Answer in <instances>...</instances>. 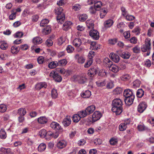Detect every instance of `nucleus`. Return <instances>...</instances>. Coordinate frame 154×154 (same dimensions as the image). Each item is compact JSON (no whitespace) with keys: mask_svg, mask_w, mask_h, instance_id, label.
Listing matches in <instances>:
<instances>
[{"mask_svg":"<svg viewBox=\"0 0 154 154\" xmlns=\"http://www.w3.org/2000/svg\"><path fill=\"white\" fill-rule=\"evenodd\" d=\"M144 65L145 66L147 67H150L151 65L150 60L149 59H147L144 62Z\"/></svg>","mask_w":154,"mask_h":154,"instance_id":"nucleus-60","label":"nucleus"},{"mask_svg":"<svg viewBox=\"0 0 154 154\" xmlns=\"http://www.w3.org/2000/svg\"><path fill=\"white\" fill-rule=\"evenodd\" d=\"M71 119L69 116H66L62 122V123L63 125L65 127H67L69 126L71 124Z\"/></svg>","mask_w":154,"mask_h":154,"instance_id":"nucleus-11","label":"nucleus"},{"mask_svg":"<svg viewBox=\"0 0 154 154\" xmlns=\"http://www.w3.org/2000/svg\"><path fill=\"white\" fill-rule=\"evenodd\" d=\"M51 127L54 129L59 130L60 129L61 126L57 123L53 122L50 125Z\"/></svg>","mask_w":154,"mask_h":154,"instance_id":"nucleus-20","label":"nucleus"},{"mask_svg":"<svg viewBox=\"0 0 154 154\" xmlns=\"http://www.w3.org/2000/svg\"><path fill=\"white\" fill-rule=\"evenodd\" d=\"M47 86V85L45 83H40L37 85L36 87L37 89H40L43 88H46Z\"/></svg>","mask_w":154,"mask_h":154,"instance_id":"nucleus-36","label":"nucleus"},{"mask_svg":"<svg viewBox=\"0 0 154 154\" xmlns=\"http://www.w3.org/2000/svg\"><path fill=\"white\" fill-rule=\"evenodd\" d=\"M89 35L94 39L97 40L99 38V33L96 30H91L89 32Z\"/></svg>","mask_w":154,"mask_h":154,"instance_id":"nucleus-5","label":"nucleus"},{"mask_svg":"<svg viewBox=\"0 0 154 154\" xmlns=\"http://www.w3.org/2000/svg\"><path fill=\"white\" fill-rule=\"evenodd\" d=\"M151 49V47H147L144 45H143L141 47V50L142 52H146L147 51L146 56H149L150 54Z\"/></svg>","mask_w":154,"mask_h":154,"instance_id":"nucleus-12","label":"nucleus"},{"mask_svg":"<svg viewBox=\"0 0 154 154\" xmlns=\"http://www.w3.org/2000/svg\"><path fill=\"white\" fill-rule=\"evenodd\" d=\"M151 40L149 38H147L145 41L144 45L146 46L147 47H151V43L150 42Z\"/></svg>","mask_w":154,"mask_h":154,"instance_id":"nucleus-49","label":"nucleus"},{"mask_svg":"<svg viewBox=\"0 0 154 154\" xmlns=\"http://www.w3.org/2000/svg\"><path fill=\"white\" fill-rule=\"evenodd\" d=\"M81 96L84 98H88L91 95V92L89 90L85 91L81 94Z\"/></svg>","mask_w":154,"mask_h":154,"instance_id":"nucleus-21","label":"nucleus"},{"mask_svg":"<svg viewBox=\"0 0 154 154\" xmlns=\"http://www.w3.org/2000/svg\"><path fill=\"white\" fill-rule=\"evenodd\" d=\"M8 45L5 42L2 43L0 47L1 49L4 50H6L8 48Z\"/></svg>","mask_w":154,"mask_h":154,"instance_id":"nucleus-61","label":"nucleus"},{"mask_svg":"<svg viewBox=\"0 0 154 154\" xmlns=\"http://www.w3.org/2000/svg\"><path fill=\"white\" fill-rule=\"evenodd\" d=\"M74 50V48L70 45H68L66 48V50L68 53H72Z\"/></svg>","mask_w":154,"mask_h":154,"instance_id":"nucleus-52","label":"nucleus"},{"mask_svg":"<svg viewBox=\"0 0 154 154\" xmlns=\"http://www.w3.org/2000/svg\"><path fill=\"white\" fill-rule=\"evenodd\" d=\"M95 54V53L94 51H90L89 52L88 56V59L93 60V58L94 57Z\"/></svg>","mask_w":154,"mask_h":154,"instance_id":"nucleus-46","label":"nucleus"},{"mask_svg":"<svg viewBox=\"0 0 154 154\" xmlns=\"http://www.w3.org/2000/svg\"><path fill=\"white\" fill-rule=\"evenodd\" d=\"M51 27L49 26H47L46 28L43 29L42 32L43 34H49L51 31Z\"/></svg>","mask_w":154,"mask_h":154,"instance_id":"nucleus-27","label":"nucleus"},{"mask_svg":"<svg viewBox=\"0 0 154 154\" xmlns=\"http://www.w3.org/2000/svg\"><path fill=\"white\" fill-rule=\"evenodd\" d=\"M74 77L78 80L79 82L81 84H83L86 82L87 78L85 73L81 74L79 75L75 76Z\"/></svg>","mask_w":154,"mask_h":154,"instance_id":"nucleus-4","label":"nucleus"},{"mask_svg":"<svg viewBox=\"0 0 154 154\" xmlns=\"http://www.w3.org/2000/svg\"><path fill=\"white\" fill-rule=\"evenodd\" d=\"M66 60L65 59H63L60 60L57 62L58 66H64L67 63Z\"/></svg>","mask_w":154,"mask_h":154,"instance_id":"nucleus-44","label":"nucleus"},{"mask_svg":"<svg viewBox=\"0 0 154 154\" xmlns=\"http://www.w3.org/2000/svg\"><path fill=\"white\" fill-rule=\"evenodd\" d=\"M46 131L45 129H42L41 130L39 133V135L42 137H45L46 135Z\"/></svg>","mask_w":154,"mask_h":154,"instance_id":"nucleus-45","label":"nucleus"},{"mask_svg":"<svg viewBox=\"0 0 154 154\" xmlns=\"http://www.w3.org/2000/svg\"><path fill=\"white\" fill-rule=\"evenodd\" d=\"M75 58L77 60V62L80 64H82L84 63L85 59L82 56H80L78 54H76Z\"/></svg>","mask_w":154,"mask_h":154,"instance_id":"nucleus-10","label":"nucleus"},{"mask_svg":"<svg viewBox=\"0 0 154 154\" xmlns=\"http://www.w3.org/2000/svg\"><path fill=\"white\" fill-rule=\"evenodd\" d=\"M81 118L79 114L74 115L72 117L73 121L74 122H77L80 120Z\"/></svg>","mask_w":154,"mask_h":154,"instance_id":"nucleus-33","label":"nucleus"},{"mask_svg":"<svg viewBox=\"0 0 154 154\" xmlns=\"http://www.w3.org/2000/svg\"><path fill=\"white\" fill-rule=\"evenodd\" d=\"M0 153L1 154H13L11 152L10 149H5L3 147H2L0 149Z\"/></svg>","mask_w":154,"mask_h":154,"instance_id":"nucleus-16","label":"nucleus"},{"mask_svg":"<svg viewBox=\"0 0 154 154\" xmlns=\"http://www.w3.org/2000/svg\"><path fill=\"white\" fill-rule=\"evenodd\" d=\"M54 79L56 81L58 82H60L61 81L62 78L61 76L59 75L57 72L56 73Z\"/></svg>","mask_w":154,"mask_h":154,"instance_id":"nucleus-51","label":"nucleus"},{"mask_svg":"<svg viewBox=\"0 0 154 154\" xmlns=\"http://www.w3.org/2000/svg\"><path fill=\"white\" fill-rule=\"evenodd\" d=\"M123 95L125 98L131 97V96H134L133 95L132 91L129 89H127L124 91Z\"/></svg>","mask_w":154,"mask_h":154,"instance_id":"nucleus-13","label":"nucleus"},{"mask_svg":"<svg viewBox=\"0 0 154 154\" xmlns=\"http://www.w3.org/2000/svg\"><path fill=\"white\" fill-rule=\"evenodd\" d=\"M122 101L119 98L114 99L112 102V111L113 112H116L117 115L120 114L122 112Z\"/></svg>","mask_w":154,"mask_h":154,"instance_id":"nucleus-1","label":"nucleus"},{"mask_svg":"<svg viewBox=\"0 0 154 154\" xmlns=\"http://www.w3.org/2000/svg\"><path fill=\"white\" fill-rule=\"evenodd\" d=\"M32 42L35 44H38L42 43V40L40 37H36L33 38Z\"/></svg>","mask_w":154,"mask_h":154,"instance_id":"nucleus-24","label":"nucleus"},{"mask_svg":"<svg viewBox=\"0 0 154 154\" xmlns=\"http://www.w3.org/2000/svg\"><path fill=\"white\" fill-rule=\"evenodd\" d=\"M20 49V48L18 47L13 46L11 48V51L12 54H16L19 51Z\"/></svg>","mask_w":154,"mask_h":154,"instance_id":"nucleus-29","label":"nucleus"},{"mask_svg":"<svg viewBox=\"0 0 154 154\" xmlns=\"http://www.w3.org/2000/svg\"><path fill=\"white\" fill-rule=\"evenodd\" d=\"M18 113L20 116H24L26 113V111L25 109L20 108L18 110Z\"/></svg>","mask_w":154,"mask_h":154,"instance_id":"nucleus-40","label":"nucleus"},{"mask_svg":"<svg viewBox=\"0 0 154 154\" xmlns=\"http://www.w3.org/2000/svg\"><path fill=\"white\" fill-rule=\"evenodd\" d=\"M125 19L128 21H132L134 20L135 17L134 16L128 14L125 16Z\"/></svg>","mask_w":154,"mask_h":154,"instance_id":"nucleus-48","label":"nucleus"},{"mask_svg":"<svg viewBox=\"0 0 154 154\" xmlns=\"http://www.w3.org/2000/svg\"><path fill=\"white\" fill-rule=\"evenodd\" d=\"M46 146L45 144L41 143L39 145L38 147V150L40 152L44 151L46 149Z\"/></svg>","mask_w":154,"mask_h":154,"instance_id":"nucleus-38","label":"nucleus"},{"mask_svg":"<svg viewBox=\"0 0 154 154\" xmlns=\"http://www.w3.org/2000/svg\"><path fill=\"white\" fill-rule=\"evenodd\" d=\"M110 58L115 63L118 62L120 60V57L117 54L112 53L109 55Z\"/></svg>","mask_w":154,"mask_h":154,"instance_id":"nucleus-8","label":"nucleus"},{"mask_svg":"<svg viewBox=\"0 0 154 154\" xmlns=\"http://www.w3.org/2000/svg\"><path fill=\"white\" fill-rule=\"evenodd\" d=\"M95 109V106L94 105H91L88 106L86 109V110L88 115L92 113Z\"/></svg>","mask_w":154,"mask_h":154,"instance_id":"nucleus-17","label":"nucleus"},{"mask_svg":"<svg viewBox=\"0 0 154 154\" xmlns=\"http://www.w3.org/2000/svg\"><path fill=\"white\" fill-rule=\"evenodd\" d=\"M79 20L81 22H84L88 18V16L85 14H83L79 16Z\"/></svg>","mask_w":154,"mask_h":154,"instance_id":"nucleus-31","label":"nucleus"},{"mask_svg":"<svg viewBox=\"0 0 154 154\" xmlns=\"http://www.w3.org/2000/svg\"><path fill=\"white\" fill-rule=\"evenodd\" d=\"M93 63V60L88 59L87 62L85 64L84 67L85 68H88Z\"/></svg>","mask_w":154,"mask_h":154,"instance_id":"nucleus-56","label":"nucleus"},{"mask_svg":"<svg viewBox=\"0 0 154 154\" xmlns=\"http://www.w3.org/2000/svg\"><path fill=\"white\" fill-rule=\"evenodd\" d=\"M57 66H58V64L57 61L51 62L48 64V67L51 69L54 68Z\"/></svg>","mask_w":154,"mask_h":154,"instance_id":"nucleus-23","label":"nucleus"},{"mask_svg":"<svg viewBox=\"0 0 154 154\" xmlns=\"http://www.w3.org/2000/svg\"><path fill=\"white\" fill-rule=\"evenodd\" d=\"M6 134L5 131L1 129L0 131V137L1 139H5L6 137Z\"/></svg>","mask_w":154,"mask_h":154,"instance_id":"nucleus-41","label":"nucleus"},{"mask_svg":"<svg viewBox=\"0 0 154 154\" xmlns=\"http://www.w3.org/2000/svg\"><path fill=\"white\" fill-rule=\"evenodd\" d=\"M97 70L94 67H92L88 71V74L90 77H93L96 74Z\"/></svg>","mask_w":154,"mask_h":154,"instance_id":"nucleus-14","label":"nucleus"},{"mask_svg":"<svg viewBox=\"0 0 154 154\" xmlns=\"http://www.w3.org/2000/svg\"><path fill=\"white\" fill-rule=\"evenodd\" d=\"M72 23L70 21H67L65 22L63 24V29L64 31H67L71 28Z\"/></svg>","mask_w":154,"mask_h":154,"instance_id":"nucleus-9","label":"nucleus"},{"mask_svg":"<svg viewBox=\"0 0 154 154\" xmlns=\"http://www.w3.org/2000/svg\"><path fill=\"white\" fill-rule=\"evenodd\" d=\"M101 116V113L99 111H96L93 114L92 116V121L95 122L99 120Z\"/></svg>","mask_w":154,"mask_h":154,"instance_id":"nucleus-6","label":"nucleus"},{"mask_svg":"<svg viewBox=\"0 0 154 154\" xmlns=\"http://www.w3.org/2000/svg\"><path fill=\"white\" fill-rule=\"evenodd\" d=\"M127 127L123 123H122L120 124L119 127V128L120 131H122L125 130Z\"/></svg>","mask_w":154,"mask_h":154,"instance_id":"nucleus-62","label":"nucleus"},{"mask_svg":"<svg viewBox=\"0 0 154 154\" xmlns=\"http://www.w3.org/2000/svg\"><path fill=\"white\" fill-rule=\"evenodd\" d=\"M140 82L139 80H135L133 83V86L134 88H138L140 87Z\"/></svg>","mask_w":154,"mask_h":154,"instance_id":"nucleus-39","label":"nucleus"},{"mask_svg":"<svg viewBox=\"0 0 154 154\" xmlns=\"http://www.w3.org/2000/svg\"><path fill=\"white\" fill-rule=\"evenodd\" d=\"M130 78V75L128 74L122 75L121 77V79L123 81H128Z\"/></svg>","mask_w":154,"mask_h":154,"instance_id":"nucleus-34","label":"nucleus"},{"mask_svg":"<svg viewBox=\"0 0 154 154\" xmlns=\"http://www.w3.org/2000/svg\"><path fill=\"white\" fill-rule=\"evenodd\" d=\"M96 84L99 87H103L105 86L106 84V82L105 80L103 82H100V81H97L96 82Z\"/></svg>","mask_w":154,"mask_h":154,"instance_id":"nucleus-54","label":"nucleus"},{"mask_svg":"<svg viewBox=\"0 0 154 154\" xmlns=\"http://www.w3.org/2000/svg\"><path fill=\"white\" fill-rule=\"evenodd\" d=\"M78 114H79L81 118H83L88 115L86 109L79 112Z\"/></svg>","mask_w":154,"mask_h":154,"instance_id":"nucleus-26","label":"nucleus"},{"mask_svg":"<svg viewBox=\"0 0 154 154\" xmlns=\"http://www.w3.org/2000/svg\"><path fill=\"white\" fill-rule=\"evenodd\" d=\"M66 142L64 140L59 141L57 144V147L60 149H62L66 146Z\"/></svg>","mask_w":154,"mask_h":154,"instance_id":"nucleus-22","label":"nucleus"},{"mask_svg":"<svg viewBox=\"0 0 154 154\" xmlns=\"http://www.w3.org/2000/svg\"><path fill=\"white\" fill-rule=\"evenodd\" d=\"M144 94V91L141 89H138L137 92V96L139 98L142 97L143 96Z\"/></svg>","mask_w":154,"mask_h":154,"instance_id":"nucleus-30","label":"nucleus"},{"mask_svg":"<svg viewBox=\"0 0 154 154\" xmlns=\"http://www.w3.org/2000/svg\"><path fill=\"white\" fill-rule=\"evenodd\" d=\"M134 98V96H131V97L125 98V101L128 105H130L132 104Z\"/></svg>","mask_w":154,"mask_h":154,"instance_id":"nucleus-15","label":"nucleus"},{"mask_svg":"<svg viewBox=\"0 0 154 154\" xmlns=\"http://www.w3.org/2000/svg\"><path fill=\"white\" fill-rule=\"evenodd\" d=\"M94 22L91 19L87 20L86 22V25L89 29H92L94 27Z\"/></svg>","mask_w":154,"mask_h":154,"instance_id":"nucleus-18","label":"nucleus"},{"mask_svg":"<svg viewBox=\"0 0 154 154\" xmlns=\"http://www.w3.org/2000/svg\"><path fill=\"white\" fill-rule=\"evenodd\" d=\"M81 8V6L78 4L74 5L72 7L73 9L75 11H78Z\"/></svg>","mask_w":154,"mask_h":154,"instance_id":"nucleus-63","label":"nucleus"},{"mask_svg":"<svg viewBox=\"0 0 154 154\" xmlns=\"http://www.w3.org/2000/svg\"><path fill=\"white\" fill-rule=\"evenodd\" d=\"M38 122L41 124H44L46 123L47 121V119L45 117H42L38 118Z\"/></svg>","mask_w":154,"mask_h":154,"instance_id":"nucleus-35","label":"nucleus"},{"mask_svg":"<svg viewBox=\"0 0 154 154\" xmlns=\"http://www.w3.org/2000/svg\"><path fill=\"white\" fill-rule=\"evenodd\" d=\"M7 110L6 106L3 104L0 105V112H5Z\"/></svg>","mask_w":154,"mask_h":154,"instance_id":"nucleus-47","label":"nucleus"},{"mask_svg":"<svg viewBox=\"0 0 154 154\" xmlns=\"http://www.w3.org/2000/svg\"><path fill=\"white\" fill-rule=\"evenodd\" d=\"M82 43L81 40L78 38L75 39L73 42V44L75 47H79Z\"/></svg>","mask_w":154,"mask_h":154,"instance_id":"nucleus-19","label":"nucleus"},{"mask_svg":"<svg viewBox=\"0 0 154 154\" xmlns=\"http://www.w3.org/2000/svg\"><path fill=\"white\" fill-rule=\"evenodd\" d=\"M113 23L112 20L109 19L106 20V28L110 27Z\"/></svg>","mask_w":154,"mask_h":154,"instance_id":"nucleus-53","label":"nucleus"},{"mask_svg":"<svg viewBox=\"0 0 154 154\" xmlns=\"http://www.w3.org/2000/svg\"><path fill=\"white\" fill-rule=\"evenodd\" d=\"M146 107L147 105L145 102L141 103L138 106V111L140 113H142L146 109Z\"/></svg>","mask_w":154,"mask_h":154,"instance_id":"nucleus-7","label":"nucleus"},{"mask_svg":"<svg viewBox=\"0 0 154 154\" xmlns=\"http://www.w3.org/2000/svg\"><path fill=\"white\" fill-rule=\"evenodd\" d=\"M141 29L139 26H136L132 31V32L135 34L136 35H139L140 34Z\"/></svg>","mask_w":154,"mask_h":154,"instance_id":"nucleus-37","label":"nucleus"},{"mask_svg":"<svg viewBox=\"0 0 154 154\" xmlns=\"http://www.w3.org/2000/svg\"><path fill=\"white\" fill-rule=\"evenodd\" d=\"M110 143L112 145H115L117 143V140L114 138H111L109 141Z\"/></svg>","mask_w":154,"mask_h":154,"instance_id":"nucleus-57","label":"nucleus"},{"mask_svg":"<svg viewBox=\"0 0 154 154\" xmlns=\"http://www.w3.org/2000/svg\"><path fill=\"white\" fill-rule=\"evenodd\" d=\"M63 8L60 7L55 10V13L57 15V20L60 24L63 23L65 19V15L63 12Z\"/></svg>","mask_w":154,"mask_h":154,"instance_id":"nucleus-2","label":"nucleus"},{"mask_svg":"<svg viewBox=\"0 0 154 154\" xmlns=\"http://www.w3.org/2000/svg\"><path fill=\"white\" fill-rule=\"evenodd\" d=\"M53 44V42L51 39H48L45 42V44L48 47L51 46Z\"/></svg>","mask_w":154,"mask_h":154,"instance_id":"nucleus-58","label":"nucleus"},{"mask_svg":"<svg viewBox=\"0 0 154 154\" xmlns=\"http://www.w3.org/2000/svg\"><path fill=\"white\" fill-rule=\"evenodd\" d=\"M100 17L101 18H103L106 15V11L105 8L102 9L100 11Z\"/></svg>","mask_w":154,"mask_h":154,"instance_id":"nucleus-55","label":"nucleus"},{"mask_svg":"<svg viewBox=\"0 0 154 154\" xmlns=\"http://www.w3.org/2000/svg\"><path fill=\"white\" fill-rule=\"evenodd\" d=\"M94 4V6L97 11L99 10L101 6L102 5V3L101 2H95Z\"/></svg>","mask_w":154,"mask_h":154,"instance_id":"nucleus-32","label":"nucleus"},{"mask_svg":"<svg viewBox=\"0 0 154 154\" xmlns=\"http://www.w3.org/2000/svg\"><path fill=\"white\" fill-rule=\"evenodd\" d=\"M58 95L56 90L53 89L51 92V96L53 98L55 99L57 97Z\"/></svg>","mask_w":154,"mask_h":154,"instance_id":"nucleus-43","label":"nucleus"},{"mask_svg":"<svg viewBox=\"0 0 154 154\" xmlns=\"http://www.w3.org/2000/svg\"><path fill=\"white\" fill-rule=\"evenodd\" d=\"M131 56L130 54L127 51H125L123 52L121 54V57L125 59H128Z\"/></svg>","mask_w":154,"mask_h":154,"instance_id":"nucleus-25","label":"nucleus"},{"mask_svg":"<svg viewBox=\"0 0 154 154\" xmlns=\"http://www.w3.org/2000/svg\"><path fill=\"white\" fill-rule=\"evenodd\" d=\"M107 63H106V69L108 68L109 70L114 72H117L119 70V67L115 65L112 64V62L108 59Z\"/></svg>","mask_w":154,"mask_h":154,"instance_id":"nucleus-3","label":"nucleus"},{"mask_svg":"<svg viewBox=\"0 0 154 154\" xmlns=\"http://www.w3.org/2000/svg\"><path fill=\"white\" fill-rule=\"evenodd\" d=\"M49 22V20L47 19L42 20L40 23V26H44L45 24H48Z\"/></svg>","mask_w":154,"mask_h":154,"instance_id":"nucleus-50","label":"nucleus"},{"mask_svg":"<svg viewBox=\"0 0 154 154\" xmlns=\"http://www.w3.org/2000/svg\"><path fill=\"white\" fill-rule=\"evenodd\" d=\"M114 87L113 82L112 81L108 82L106 85V88L109 89L112 88Z\"/></svg>","mask_w":154,"mask_h":154,"instance_id":"nucleus-59","label":"nucleus"},{"mask_svg":"<svg viewBox=\"0 0 154 154\" xmlns=\"http://www.w3.org/2000/svg\"><path fill=\"white\" fill-rule=\"evenodd\" d=\"M53 133L51 131H49L46 132L45 138L47 140H49L53 136Z\"/></svg>","mask_w":154,"mask_h":154,"instance_id":"nucleus-42","label":"nucleus"},{"mask_svg":"<svg viewBox=\"0 0 154 154\" xmlns=\"http://www.w3.org/2000/svg\"><path fill=\"white\" fill-rule=\"evenodd\" d=\"M122 91L123 90L121 88L118 87L114 90L113 93L115 94L119 95L122 94Z\"/></svg>","mask_w":154,"mask_h":154,"instance_id":"nucleus-28","label":"nucleus"},{"mask_svg":"<svg viewBox=\"0 0 154 154\" xmlns=\"http://www.w3.org/2000/svg\"><path fill=\"white\" fill-rule=\"evenodd\" d=\"M129 41L131 43L135 44L137 43V39L136 37H133L131 38Z\"/></svg>","mask_w":154,"mask_h":154,"instance_id":"nucleus-64","label":"nucleus"}]
</instances>
